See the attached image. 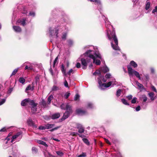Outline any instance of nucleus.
<instances>
[{
  "instance_id": "obj_1",
  "label": "nucleus",
  "mask_w": 157,
  "mask_h": 157,
  "mask_svg": "<svg viewBox=\"0 0 157 157\" xmlns=\"http://www.w3.org/2000/svg\"><path fill=\"white\" fill-rule=\"evenodd\" d=\"M105 26L107 29V36L108 39L111 41V44L112 48L115 50H120L119 48L118 45V40L115 35V32L114 31H113L111 32L110 30L109 29V28H112V27L107 18L105 19Z\"/></svg>"
},
{
  "instance_id": "obj_2",
  "label": "nucleus",
  "mask_w": 157,
  "mask_h": 157,
  "mask_svg": "<svg viewBox=\"0 0 157 157\" xmlns=\"http://www.w3.org/2000/svg\"><path fill=\"white\" fill-rule=\"evenodd\" d=\"M85 56L89 57L93 60V62L95 63L97 65H99L101 63L100 60L98 59H101V56L100 54L98 52H94V51L91 50L87 51L84 53Z\"/></svg>"
},
{
  "instance_id": "obj_3",
  "label": "nucleus",
  "mask_w": 157,
  "mask_h": 157,
  "mask_svg": "<svg viewBox=\"0 0 157 157\" xmlns=\"http://www.w3.org/2000/svg\"><path fill=\"white\" fill-rule=\"evenodd\" d=\"M116 82L115 79H113L112 81H110L107 83H102L101 80L99 78L98 79V82L99 85V88L101 89H104L105 88H107L109 87L112 84L113 85L116 84L115 82Z\"/></svg>"
},
{
  "instance_id": "obj_4",
  "label": "nucleus",
  "mask_w": 157,
  "mask_h": 157,
  "mask_svg": "<svg viewBox=\"0 0 157 157\" xmlns=\"http://www.w3.org/2000/svg\"><path fill=\"white\" fill-rule=\"evenodd\" d=\"M66 109L67 111L64 113L61 119L62 121L65 120V119L68 118L69 116L70 113L72 112L71 107L68 104H67L66 105Z\"/></svg>"
},
{
  "instance_id": "obj_5",
  "label": "nucleus",
  "mask_w": 157,
  "mask_h": 157,
  "mask_svg": "<svg viewBox=\"0 0 157 157\" xmlns=\"http://www.w3.org/2000/svg\"><path fill=\"white\" fill-rule=\"evenodd\" d=\"M128 73L130 76H132L133 74H134L137 78H138L139 79H140L141 78L138 72L133 70L131 67L129 66L128 67Z\"/></svg>"
},
{
  "instance_id": "obj_6",
  "label": "nucleus",
  "mask_w": 157,
  "mask_h": 157,
  "mask_svg": "<svg viewBox=\"0 0 157 157\" xmlns=\"http://www.w3.org/2000/svg\"><path fill=\"white\" fill-rule=\"evenodd\" d=\"M59 29V26L55 28L54 30L52 29V28L50 27L49 29V32L50 36H52L54 35H56V38H57L58 37V34Z\"/></svg>"
},
{
  "instance_id": "obj_7",
  "label": "nucleus",
  "mask_w": 157,
  "mask_h": 157,
  "mask_svg": "<svg viewBox=\"0 0 157 157\" xmlns=\"http://www.w3.org/2000/svg\"><path fill=\"white\" fill-rule=\"evenodd\" d=\"M33 101V100L29 98L25 99L21 101V104L23 106H25L28 104L30 105V104L32 103Z\"/></svg>"
},
{
  "instance_id": "obj_8",
  "label": "nucleus",
  "mask_w": 157,
  "mask_h": 157,
  "mask_svg": "<svg viewBox=\"0 0 157 157\" xmlns=\"http://www.w3.org/2000/svg\"><path fill=\"white\" fill-rule=\"evenodd\" d=\"M32 103L30 104V105L31 106V110L32 112L33 113H35L36 111V106L37 105V104L35 103L33 100L32 102Z\"/></svg>"
},
{
  "instance_id": "obj_9",
  "label": "nucleus",
  "mask_w": 157,
  "mask_h": 157,
  "mask_svg": "<svg viewBox=\"0 0 157 157\" xmlns=\"http://www.w3.org/2000/svg\"><path fill=\"white\" fill-rule=\"evenodd\" d=\"M81 61L82 65V68L84 69H86V68L87 63L90 62V61L88 60V59L86 60L83 58L82 59Z\"/></svg>"
},
{
  "instance_id": "obj_10",
  "label": "nucleus",
  "mask_w": 157,
  "mask_h": 157,
  "mask_svg": "<svg viewBox=\"0 0 157 157\" xmlns=\"http://www.w3.org/2000/svg\"><path fill=\"white\" fill-rule=\"evenodd\" d=\"M22 132H17L15 135H14L12 137V139L11 141V142L12 143L13 140H14L16 138L20 137L21 138V135L22 134Z\"/></svg>"
},
{
  "instance_id": "obj_11",
  "label": "nucleus",
  "mask_w": 157,
  "mask_h": 157,
  "mask_svg": "<svg viewBox=\"0 0 157 157\" xmlns=\"http://www.w3.org/2000/svg\"><path fill=\"white\" fill-rule=\"evenodd\" d=\"M77 128L78 129V132L79 133H82L84 132V128L81 124H77Z\"/></svg>"
},
{
  "instance_id": "obj_12",
  "label": "nucleus",
  "mask_w": 157,
  "mask_h": 157,
  "mask_svg": "<svg viewBox=\"0 0 157 157\" xmlns=\"http://www.w3.org/2000/svg\"><path fill=\"white\" fill-rule=\"evenodd\" d=\"M76 113L79 115H82L86 114V112L81 109H77Z\"/></svg>"
},
{
  "instance_id": "obj_13",
  "label": "nucleus",
  "mask_w": 157,
  "mask_h": 157,
  "mask_svg": "<svg viewBox=\"0 0 157 157\" xmlns=\"http://www.w3.org/2000/svg\"><path fill=\"white\" fill-rule=\"evenodd\" d=\"M60 116V113H55L52 115L51 118L52 119H56L59 118Z\"/></svg>"
},
{
  "instance_id": "obj_14",
  "label": "nucleus",
  "mask_w": 157,
  "mask_h": 157,
  "mask_svg": "<svg viewBox=\"0 0 157 157\" xmlns=\"http://www.w3.org/2000/svg\"><path fill=\"white\" fill-rule=\"evenodd\" d=\"M28 64L29 65H26L25 67V70H31L33 69V67L30 64V63L29 62H25L24 64Z\"/></svg>"
},
{
  "instance_id": "obj_15",
  "label": "nucleus",
  "mask_w": 157,
  "mask_h": 157,
  "mask_svg": "<svg viewBox=\"0 0 157 157\" xmlns=\"http://www.w3.org/2000/svg\"><path fill=\"white\" fill-rule=\"evenodd\" d=\"M34 90V87L33 85L32 84V86H31V85H29L26 87L25 89V92H27V91L30 90L33 91Z\"/></svg>"
},
{
  "instance_id": "obj_16",
  "label": "nucleus",
  "mask_w": 157,
  "mask_h": 157,
  "mask_svg": "<svg viewBox=\"0 0 157 157\" xmlns=\"http://www.w3.org/2000/svg\"><path fill=\"white\" fill-rule=\"evenodd\" d=\"M25 21L26 19L25 18H23L18 20L17 22L18 23H21L22 25L24 26L25 25Z\"/></svg>"
},
{
  "instance_id": "obj_17",
  "label": "nucleus",
  "mask_w": 157,
  "mask_h": 157,
  "mask_svg": "<svg viewBox=\"0 0 157 157\" xmlns=\"http://www.w3.org/2000/svg\"><path fill=\"white\" fill-rule=\"evenodd\" d=\"M13 28L16 32H19L21 31V29L19 26H13Z\"/></svg>"
},
{
  "instance_id": "obj_18",
  "label": "nucleus",
  "mask_w": 157,
  "mask_h": 157,
  "mask_svg": "<svg viewBox=\"0 0 157 157\" xmlns=\"http://www.w3.org/2000/svg\"><path fill=\"white\" fill-rule=\"evenodd\" d=\"M61 68V71L62 73H63V75H66V69H65L64 66L63 64L62 65Z\"/></svg>"
},
{
  "instance_id": "obj_19",
  "label": "nucleus",
  "mask_w": 157,
  "mask_h": 157,
  "mask_svg": "<svg viewBox=\"0 0 157 157\" xmlns=\"http://www.w3.org/2000/svg\"><path fill=\"white\" fill-rule=\"evenodd\" d=\"M148 95H149V97H150V98L151 99V100L153 101L154 100L155 98H154V96L155 94L153 93H152V92L149 93L148 94Z\"/></svg>"
},
{
  "instance_id": "obj_20",
  "label": "nucleus",
  "mask_w": 157,
  "mask_h": 157,
  "mask_svg": "<svg viewBox=\"0 0 157 157\" xmlns=\"http://www.w3.org/2000/svg\"><path fill=\"white\" fill-rule=\"evenodd\" d=\"M130 65L133 67H134L135 68L137 67V65L134 61H132L130 62Z\"/></svg>"
},
{
  "instance_id": "obj_21",
  "label": "nucleus",
  "mask_w": 157,
  "mask_h": 157,
  "mask_svg": "<svg viewBox=\"0 0 157 157\" xmlns=\"http://www.w3.org/2000/svg\"><path fill=\"white\" fill-rule=\"evenodd\" d=\"M101 71L104 72L105 73L109 71V69L106 66L102 68Z\"/></svg>"
},
{
  "instance_id": "obj_22",
  "label": "nucleus",
  "mask_w": 157,
  "mask_h": 157,
  "mask_svg": "<svg viewBox=\"0 0 157 157\" xmlns=\"http://www.w3.org/2000/svg\"><path fill=\"white\" fill-rule=\"evenodd\" d=\"M53 98V96L52 95H50L48 98V103L49 104L51 103V100Z\"/></svg>"
},
{
  "instance_id": "obj_23",
  "label": "nucleus",
  "mask_w": 157,
  "mask_h": 157,
  "mask_svg": "<svg viewBox=\"0 0 157 157\" xmlns=\"http://www.w3.org/2000/svg\"><path fill=\"white\" fill-rule=\"evenodd\" d=\"M54 126V125L53 124H48L45 125V127L46 129H48L52 128Z\"/></svg>"
},
{
  "instance_id": "obj_24",
  "label": "nucleus",
  "mask_w": 157,
  "mask_h": 157,
  "mask_svg": "<svg viewBox=\"0 0 157 157\" xmlns=\"http://www.w3.org/2000/svg\"><path fill=\"white\" fill-rule=\"evenodd\" d=\"M91 2H95L96 4H98V5H101V2L100 0H90Z\"/></svg>"
},
{
  "instance_id": "obj_25",
  "label": "nucleus",
  "mask_w": 157,
  "mask_h": 157,
  "mask_svg": "<svg viewBox=\"0 0 157 157\" xmlns=\"http://www.w3.org/2000/svg\"><path fill=\"white\" fill-rule=\"evenodd\" d=\"M27 122L30 125H33V122L32 120L29 118L27 121Z\"/></svg>"
},
{
  "instance_id": "obj_26",
  "label": "nucleus",
  "mask_w": 157,
  "mask_h": 157,
  "mask_svg": "<svg viewBox=\"0 0 157 157\" xmlns=\"http://www.w3.org/2000/svg\"><path fill=\"white\" fill-rule=\"evenodd\" d=\"M82 141L83 142L85 143L87 145H89L90 144V143L88 140L86 138H83L82 139Z\"/></svg>"
},
{
  "instance_id": "obj_27",
  "label": "nucleus",
  "mask_w": 157,
  "mask_h": 157,
  "mask_svg": "<svg viewBox=\"0 0 157 157\" xmlns=\"http://www.w3.org/2000/svg\"><path fill=\"white\" fill-rule=\"evenodd\" d=\"M150 6V3L149 2H146L145 9L146 10H148Z\"/></svg>"
},
{
  "instance_id": "obj_28",
  "label": "nucleus",
  "mask_w": 157,
  "mask_h": 157,
  "mask_svg": "<svg viewBox=\"0 0 157 157\" xmlns=\"http://www.w3.org/2000/svg\"><path fill=\"white\" fill-rule=\"evenodd\" d=\"M121 101L124 104L126 105H129V103L127 102V101L126 100L124 99H121Z\"/></svg>"
},
{
  "instance_id": "obj_29",
  "label": "nucleus",
  "mask_w": 157,
  "mask_h": 157,
  "mask_svg": "<svg viewBox=\"0 0 157 157\" xmlns=\"http://www.w3.org/2000/svg\"><path fill=\"white\" fill-rule=\"evenodd\" d=\"M59 90V87L56 86H54L52 88V91H56Z\"/></svg>"
},
{
  "instance_id": "obj_30",
  "label": "nucleus",
  "mask_w": 157,
  "mask_h": 157,
  "mask_svg": "<svg viewBox=\"0 0 157 157\" xmlns=\"http://www.w3.org/2000/svg\"><path fill=\"white\" fill-rule=\"evenodd\" d=\"M19 81L20 83L23 84L25 82V79L23 78H20L19 79Z\"/></svg>"
},
{
  "instance_id": "obj_31",
  "label": "nucleus",
  "mask_w": 157,
  "mask_h": 157,
  "mask_svg": "<svg viewBox=\"0 0 157 157\" xmlns=\"http://www.w3.org/2000/svg\"><path fill=\"white\" fill-rule=\"evenodd\" d=\"M93 75H98L99 76L100 75V71H99V70H96L94 73Z\"/></svg>"
},
{
  "instance_id": "obj_32",
  "label": "nucleus",
  "mask_w": 157,
  "mask_h": 157,
  "mask_svg": "<svg viewBox=\"0 0 157 157\" xmlns=\"http://www.w3.org/2000/svg\"><path fill=\"white\" fill-rule=\"evenodd\" d=\"M142 98L143 99V101L145 102L147 100V98L145 95H143L142 96Z\"/></svg>"
},
{
  "instance_id": "obj_33",
  "label": "nucleus",
  "mask_w": 157,
  "mask_h": 157,
  "mask_svg": "<svg viewBox=\"0 0 157 157\" xmlns=\"http://www.w3.org/2000/svg\"><path fill=\"white\" fill-rule=\"evenodd\" d=\"M121 89H118L117 92V93H116V95L117 96V97H119V96H120L121 95Z\"/></svg>"
},
{
  "instance_id": "obj_34",
  "label": "nucleus",
  "mask_w": 157,
  "mask_h": 157,
  "mask_svg": "<svg viewBox=\"0 0 157 157\" xmlns=\"http://www.w3.org/2000/svg\"><path fill=\"white\" fill-rule=\"evenodd\" d=\"M136 83L137 86L140 88H143V85L139 83L138 82H136Z\"/></svg>"
},
{
  "instance_id": "obj_35",
  "label": "nucleus",
  "mask_w": 157,
  "mask_h": 157,
  "mask_svg": "<svg viewBox=\"0 0 157 157\" xmlns=\"http://www.w3.org/2000/svg\"><path fill=\"white\" fill-rule=\"evenodd\" d=\"M58 56H57L55 59L53 64V67H54L56 64L58 60Z\"/></svg>"
},
{
  "instance_id": "obj_36",
  "label": "nucleus",
  "mask_w": 157,
  "mask_h": 157,
  "mask_svg": "<svg viewBox=\"0 0 157 157\" xmlns=\"http://www.w3.org/2000/svg\"><path fill=\"white\" fill-rule=\"evenodd\" d=\"M18 70V68L14 70L11 75V76L15 75V74L17 72Z\"/></svg>"
},
{
  "instance_id": "obj_37",
  "label": "nucleus",
  "mask_w": 157,
  "mask_h": 157,
  "mask_svg": "<svg viewBox=\"0 0 157 157\" xmlns=\"http://www.w3.org/2000/svg\"><path fill=\"white\" fill-rule=\"evenodd\" d=\"M137 98L136 97H134L131 100V103L132 104H134L136 102Z\"/></svg>"
},
{
  "instance_id": "obj_38",
  "label": "nucleus",
  "mask_w": 157,
  "mask_h": 157,
  "mask_svg": "<svg viewBox=\"0 0 157 157\" xmlns=\"http://www.w3.org/2000/svg\"><path fill=\"white\" fill-rule=\"evenodd\" d=\"M93 107V104L90 103H88L87 104V107L90 108H92Z\"/></svg>"
},
{
  "instance_id": "obj_39",
  "label": "nucleus",
  "mask_w": 157,
  "mask_h": 157,
  "mask_svg": "<svg viewBox=\"0 0 157 157\" xmlns=\"http://www.w3.org/2000/svg\"><path fill=\"white\" fill-rule=\"evenodd\" d=\"M105 77L106 78H111L112 76H111V75L109 73H108V74H106V75H105Z\"/></svg>"
},
{
  "instance_id": "obj_40",
  "label": "nucleus",
  "mask_w": 157,
  "mask_h": 157,
  "mask_svg": "<svg viewBox=\"0 0 157 157\" xmlns=\"http://www.w3.org/2000/svg\"><path fill=\"white\" fill-rule=\"evenodd\" d=\"M64 85L65 87H68V83L65 78H64Z\"/></svg>"
},
{
  "instance_id": "obj_41",
  "label": "nucleus",
  "mask_w": 157,
  "mask_h": 157,
  "mask_svg": "<svg viewBox=\"0 0 157 157\" xmlns=\"http://www.w3.org/2000/svg\"><path fill=\"white\" fill-rule=\"evenodd\" d=\"M70 93H69V92H67L65 95V98H66V99H67L68 98V97L70 96Z\"/></svg>"
},
{
  "instance_id": "obj_42",
  "label": "nucleus",
  "mask_w": 157,
  "mask_h": 157,
  "mask_svg": "<svg viewBox=\"0 0 157 157\" xmlns=\"http://www.w3.org/2000/svg\"><path fill=\"white\" fill-rule=\"evenodd\" d=\"M56 153L58 155L60 156H62L63 155V153L60 151H57Z\"/></svg>"
},
{
  "instance_id": "obj_43",
  "label": "nucleus",
  "mask_w": 157,
  "mask_h": 157,
  "mask_svg": "<svg viewBox=\"0 0 157 157\" xmlns=\"http://www.w3.org/2000/svg\"><path fill=\"white\" fill-rule=\"evenodd\" d=\"M67 36V34L66 33H64L63 34L62 36V39L63 40H65L66 39Z\"/></svg>"
},
{
  "instance_id": "obj_44",
  "label": "nucleus",
  "mask_w": 157,
  "mask_h": 157,
  "mask_svg": "<svg viewBox=\"0 0 157 157\" xmlns=\"http://www.w3.org/2000/svg\"><path fill=\"white\" fill-rule=\"evenodd\" d=\"M32 151L33 153H35L36 152L37 150L36 147H33L32 148Z\"/></svg>"
},
{
  "instance_id": "obj_45",
  "label": "nucleus",
  "mask_w": 157,
  "mask_h": 157,
  "mask_svg": "<svg viewBox=\"0 0 157 157\" xmlns=\"http://www.w3.org/2000/svg\"><path fill=\"white\" fill-rule=\"evenodd\" d=\"M39 129L40 130H44L46 129L45 125V126H40L39 127Z\"/></svg>"
},
{
  "instance_id": "obj_46",
  "label": "nucleus",
  "mask_w": 157,
  "mask_h": 157,
  "mask_svg": "<svg viewBox=\"0 0 157 157\" xmlns=\"http://www.w3.org/2000/svg\"><path fill=\"white\" fill-rule=\"evenodd\" d=\"M79 96L78 94H76L74 98V100L77 101L79 99Z\"/></svg>"
},
{
  "instance_id": "obj_47",
  "label": "nucleus",
  "mask_w": 157,
  "mask_h": 157,
  "mask_svg": "<svg viewBox=\"0 0 157 157\" xmlns=\"http://www.w3.org/2000/svg\"><path fill=\"white\" fill-rule=\"evenodd\" d=\"M13 90V88H10V89H9L7 91V94H10L11 93V92Z\"/></svg>"
},
{
  "instance_id": "obj_48",
  "label": "nucleus",
  "mask_w": 157,
  "mask_h": 157,
  "mask_svg": "<svg viewBox=\"0 0 157 157\" xmlns=\"http://www.w3.org/2000/svg\"><path fill=\"white\" fill-rule=\"evenodd\" d=\"M73 70L72 69H71L67 73V74H68L69 75H71V73H73Z\"/></svg>"
},
{
  "instance_id": "obj_49",
  "label": "nucleus",
  "mask_w": 157,
  "mask_h": 157,
  "mask_svg": "<svg viewBox=\"0 0 157 157\" xmlns=\"http://www.w3.org/2000/svg\"><path fill=\"white\" fill-rule=\"evenodd\" d=\"M6 101V99H2V101L0 102V105H2L5 103Z\"/></svg>"
},
{
  "instance_id": "obj_50",
  "label": "nucleus",
  "mask_w": 157,
  "mask_h": 157,
  "mask_svg": "<svg viewBox=\"0 0 157 157\" xmlns=\"http://www.w3.org/2000/svg\"><path fill=\"white\" fill-rule=\"evenodd\" d=\"M86 156V154L84 153H82L81 154L78 156V157H85Z\"/></svg>"
},
{
  "instance_id": "obj_51",
  "label": "nucleus",
  "mask_w": 157,
  "mask_h": 157,
  "mask_svg": "<svg viewBox=\"0 0 157 157\" xmlns=\"http://www.w3.org/2000/svg\"><path fill=\"white\" fill-rule=\"evenodd\" d=\"M6 131V128L4 127V128H3L1 130H0V132H5Z\"/></svg>"
},
{
  "instance_id": "obj_52",
  "label": "nucleus",
  "mask_w": 157,
  "mask_h": 157,
  "mask_svg": "<svg viewBox=\"0 0 157 157\" xmlns=\"http://www.w3.org/2000/svg\"><path fill=\"white\" fill-rule=\"evenodd\" d=\"M127 98H128V100H130L132 98V96L131 95H130L128 96H127Z\"/></svg>"
},
{
  "instance_id": "obj_53",
  "label": "nucleus",
  "mask_w": 157,
  "mask_h": 157,
  "mask_svg": "<svg viewBox=\"0 0 157 157\" xmlns=\"http://www.w3.org/2000/svg\"><path fill=\"white\" fill-rule=\"evenodd\" d=\"M157 11V6H156L155 7V9H154L153 10V11H152V13H154L155 12H156Z\"/></svg>"
},
{
  "instance_id": "obj_54",
  "label": "nucleus",
  "mask_w": 157,
  "mask_h": 157,
  "mask_svg": "<svg viewBox=\"0 0 157 157\" xmlns=\"http://www.w3.org/2000/svg\"><path fill=\"white\" fill-rule=\"evenodd\" d=\"M140 109V106L139 105L137 106L136 108V111H139Z\"/></svg>"
},
{
  "instance_id": "obj_55",
  "label": "nucleus",
  "mask_w": 157,
  "mask_h": 157,
  "mask_svg": "<svg viewBox=\"0 0 157 157\" xmlns=\"http://www.w3.org/2000/svg\"><path fill=\"white\" fill-rule=\"evenodd\" d=\"M77 134H78V133L77 132H73L71 133L70 135L73 136H75Z\"/></svg>"
},
{
  "instance_id": "obj_56",
  "label": "nucleus",
  "mask_w": 157,
  "mask_h": 157,
  "mask_svg": "<svg viewBox=\"0 0 157 157\" xmlns=\"http://www.w3.org/2000/svg\"><path fill=\"white\" fill-rule=\"evenodd\" d=\"M59 128H60V127H56L55 128H53V129H52L50 130V131L51 132H52L55 130H57Z\"/></svg>"
},
{
  "instance_id": "obj_57",
  "label": "nucleus",
  "mask_w": 157,
  "mask_h": 157,
  "mask_svg": "<svg viewBox=\"0 0 157 157\" xmlns=\"http://www.w3.org/2000/svg\"><path fill=\"white\" fill-rule=\"evenodd\" d=\"M152 89L155 92H157V90L155 88L154 86H152L151 87Z\"/></svg>"
},
{
  "instance_id": "obj_58",
  "label": "nucleus",
  "mask_w": 157,
  "mask_h": 157,
  "mask_svg": "<svg viewBox=\"0 0 157 157\" xmlns=\"http://www.w3.org/2000/svg\"><path fill=\"white\" fill-rule=\"evenodd\" d=\"M81 65L80 63H78L76 64V67L77 68H79L80 67Z\"/></svg>"
},
{
  "instance_id": "obj_59",
  "label": "nucleus",
  "mask_w": 157,
  "mask_h": 157,
  "mask_svg": "<svg viewBox=\"0 0 157 157\" xmlns=\"http://www.w3.org/2000/svg\"><path fill=\"white\" fill-rule=\"evenodd\" d=\"M44 141L41 140H39L37 141V142L39 144H42L43 143Z\"/></svg>"
},
{
  "instance_id": "obj_60",
  "label": "nucleus",
  "mask_w": 157,
  "mask_h": 157,
  "mask_svg": "<svg viewBox=\"0 0 157 157\" xmlns=\"http://www.w3.org/2000/svg\"><path fill=\"white\" fill-rule=\"evenodd\" d=\"M29 15L33 16H34L35 13L34 12H30L29 13Z\"/></svg>"
},
{
  "instance_id": "obj_61",
  "label": "nucleus",
  "mask_w": 157,
  "mask_h": 157,
  "mask_svg": "<svg viewBox=\"0 0 157 157\" xmlns=\"http://www.w3.org/2000/svg\"><path fill=\"white\" fill-rule=\"evenodd\" d=\"M68 43L69 45H71L72 43L73 42L71 40H68Z\"/></svg>"
},
{
  "instance_id": "obj_62",
  "label": "nucleus",
  "mask_w": 157,
  "mask_h": 157,
  "mask_svg": "<svg viewBox=\"0 0 157 157\" xmlns=\"http://www.w3.org/2000/svg\"><path fill=\"white\" fill-rule=\"evenodd\" d=\"M105 142L109 144H110V142H109V140L108 139H105Z\"/></svg>"
},
{
  "instance_id": "obj_63",
  "label": "nucleus",
  "mask_w": 157,
  "mask_h": 157,
  "mask_svg": "<svg viewBox=\"0 0 157 157\" xmlns=\"http://www.w3.org/2000/svg\"><path fill=\"white\" fill-rule=\"evenodd\" d=\"M49 71H50L51 74H52V76L53 75V71H52V70L51 68H50L49 69Z\"/></svg>"
},
{
  "instance_id": "obj_64",
  "label": "nucleus",
  "mask_w": 157,
  "mask_h": 157,
  "mask_svg": "<svg viewBox=\"0 0 157 157\" xmlns=\"http://www.w3.org/2000/svg\"><path fill=\"white\" fill-rule=\"evenodd\" d=\"M42 145L44 146H45L46 147H47L48 146V145L46 143L44 142L42 144Z\"/></svg>"
}]
</instances>
